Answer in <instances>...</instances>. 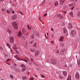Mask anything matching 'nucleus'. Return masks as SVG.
Masks as SVG:
<instances>
[{
  "mask_svg": "<svg viewBox=\"0 0 80 80\" xmlns=\"http://www.w3.org/2000/svg\"><path fill=\"white\" fill-rule=\"evenodd\" d=\"M12 25L13 27H14L15 29H16V30H17V29H18V25H17L16 22H13L12 23Z\"/></svg>",
  "mask_w": 80,
  "mask_h": 80,
  "instance_id": "nucleus-1",
  "label": "nucleus"
},
{
  "mask_svg": "<svg viewBox=\"0 0 80 80\" xmlns=\"http://www.w3.org/2000/svg\"><path fill=\"white\" fill-rule=\"evenodd\" d=\"M9 40L10 43H13L14 42V38L13 36H10L9 37Z\"/></svg>",
  "mask_w": 80,
  "mask_h": 80,
  "instance_id": "nucleus-2",
  "label": "nucleus"
},
{
  "mask_svg": "<svg viewBox=\"0 0 80 80\" xmlns=\"http://www.w3.org/2000/svg\"><path fill=\"white\" fill-rule=\"evenodd\" d=\"M40 53V51H36L35 53V56L36 57L38 56V54Z\"/></svg>",
  "mask_w": 80,
  "mask_h": 80,
  "instance_id": "nucleus-3",
  "label": "nucleus"
},
{
  "mask_svg": "<svg viewBox=\"0 0 80 80\" xmlns=\"http://www.w3.org/2000/svg\"><path fill=\"white\" fill-rule=\"evenodd\" d=\"M71 34L72 37H74V36H75V35H76V31H71Z\"/></svg>",
  "mask_w": 80,
  "mask_h": 80,
  "instance_id": "nucleus-4",
  "label": "nucleus"
},
{
  "mask_svg": "<svg viewBox=\"0 0 80 80\" xmlns=\"http://www.w3.org/2000/svg\"><path fill=\"white\" fill-rule=\"evenodd\" d=\"M17 18V15H12L11 17V18H12V20H15Z\"/></svg>",
  "mask_w": 80,
  "mask_h": 80,
  "instance_id": "nucleus-5",
  "label": "nucleus"
},
{
  "mask_svg": "<svg viewBox=\"0 0 80 80\" xmlns=\"http://www.w3.org/2000/svg\"><path fill=\"white\" fill-rule=\"evenodd\" d=\"M80 75L78 73H76L75 75V78L76 79H78L80 78Z\"/></svg>",
  "mask_w": 80,
  "mask_h": 80,
  "instance_id": "nucleus-6",
  "label": "nucleus"
},
{
  "mask_svg": "<svg viewBox=\"0 0 80 80\" xmlns=\"http://www.w3.org/2000/svg\"><path fill=\"white\" fill-rule=\"evenodd\" d=\"M64 40V37H61L59 39V42H63Z\"/></svg>",
  "mask_w": 80,
  "mask_h": 80,
  "instance_id": "nucleus-7",
  "label": "nucleus"
},
{
  "mask_svg": "<svg viewBox=\"0 0 80 80\" xmlns=\"http://www.w3.org/2000/svg\"><path fill=\"white\" fill-rule=\"evenodd\" d=\"M56 17H57L60 18H62V16L61 14H57Z\"/></svg>",
  "mask_w": 80,
  "mask_h": 80,
  "instance_id": "nucleus-8",
  "label": "nucleus"
},
{
  "mask_svg": "<svg viewBox=\"0 0 80 80\" xmlns=\"http://www.w3.org/2000/svg\"><path fill=\"white\" fill-rule=\"evenodd\" d=\"M51 62L52 64H55L56 63V61L55 59H53L51 61Z\"/></svg>",
  "mask_w": 80,
  "mask_h": 80,
  "instance_id": "nucleus-9",
  "label": "nucleus"
},
{
  "mask_svg": "<svg viewBox=\"0 0 80 80\" xmlns=\"http://www.w3.org/2000/svg\"><path fill=\"white\" fill-rule=\"evenodd\" d=\"M68 27L69 28H72V23H69L68 26Z\"/></svg>",
  "mask_w": 80,
  "mask_h": 80,
  "instance_id": "nucleus-10",
  "label": "nucleus"
},
{
  "mask_svg": "<svg viewBox=\"0 0 80 80\" xmlns=\"http://www.w3.org/2000/svg\"><path fill=\"white\" fill-rule=\"evenodd\" d=\"M12 9H10L9 10H7V12L8 13H10L11 12H12Z\"/></svg>",
  "mask_w": 80,
  "mask_h": 80,
  "instance_id": "nucleus-11",
  "label": "nucleus"
},
{
  "mask_svg": "<svg viewBox=\"0 0 80 80\" xmlns=\"http://www.w3.org/2000/svg\"><path fill=\"white\" fill-rule=\"evenodd\" d=\"M63 75L64 76H67V72L66 71H63Z\"/></svg>",
  "mask_w": 80,
  "mask_h": 80,
  "instance_id": "nucleus-12",
  "label": "nucleus"
},
{
  "mask_svg": "<svg viewBox=\"0 0 80 80\" xmlns=\"http://www.w3.org/2000/svg\"><path fill=\"white\" fill-rule=\"evenodd\" d=\"M65 0H61L60 1V3L61 4H63L64 3V2Z\"/></svg>",
  "mask_w": 80,
  "mask_h": 80,
  "instance_id": "nucleus-13",
  "label": "nucleus"
},
{
  "mask_svg": "<svg viewBox=\"0 0 80 80\" xmlns=\"http://www.w3.org/2000/svg\"><path fill=\"white\" fill-rule=\"evenodd\" d=\"M63 33H67V29L65 28H64L63 29Z\"/></svg>",
  "mask_w": 80,
  "mask_h": 80,
  "instance_id": "nucleus-14",
  "label": "nucleus"
},
{
  "mask_svg": "<svg viewBox=\"0 0 80 80\" xmlns=\"http://www.w3.org/2000/svg\"><path fill=\"white\" fill-rule=\"evenodd\" d=\"M71 76H70V75H69L68 76V78L67 79V80H72V78H71Z\"/></svg>",
  "mask_w": 80,
  "mask_h": 80,
  "instance_id": "nucleus-15",
  "label": "nucleus"
},
{
  "mask_svg": "<svg viewBox=\"0 0 80 80\" xmlns=\"http://www.w3.org/2000/svg\"><path fill=\"white\" fill-rule=\"evenodd\" d=\"M7 31L8 33H9V35H11V34L12 33V31L10 30L9 29H7Z\"/></svg>",
  "mask_w": 80,
  "mask_h": 80,
  "instance_id": "nucleus-16",
  "label": "nucleus"
},
{
  "mask_svg": "<svg viewBox=\"0 0 80 80\" xmlns=\"http://www.w3.org/2000/svg\"><path fill=\"white\" fill-rule=\"evenodd\" d=\"M18 36L19 37H20L21 36H22V33H21V32H19L18 34Z\"/></svg>",
  "mask_w": 80,
  "mask_h": 80,
  "instance_id": "nucleus-17",
  "label": "nucleus"
},
{
  "mask_svg": "<svg viewBox=\"0 0 80 80\" xmlns=\"http://www.w3.org/2000/svg\"><path fill=\"white\" fill-rule=\"evenodd\" d=\"M58 2L56 1L54 3V6H58Z\"/></svg>",
  "mask_w": 80,
  "mask_h": 80,
  "instance_id": "nucleus-18",
  "label": "nucleus"
},
{
  "mask_svg": "<svg viewBox=\"0 0 80 80\" xmlns=\"http://www.w3.org/2000/svg\"><path fill=\"white\" fill-rule=\"evenodd\" d=\"M35 50L34 49H32V48L30 49V52H35Z\"/></svg>",
  "mask_w": 80,
  "mask_h": 80,
  "instance_id": "nucleus-19",
  "label": "nucleus"
},
{
  "mask_svg": "<svg viewBox=\"0 0 80 80\" xmlns=\"http://www.w3.org/2000/svg\"><path fill=\"white\" fill-rule=\"evenodd\" d=\"M22 33H25L26 32V31H25V30L24 28H22Z\"/></svg>",
  "mask_w": 80,
  "mask_h": 80,
  "instance_id": "nucleus-20",
  "label": "nucleus"
},
{
  "mask_svg": "<svg viewBox=\"0 0 80 80\" xmlns=\"http://www.w3.org/2000/svg\"><path fill=\"white\" fill-rule=\"evenodd\" d=\"M22 79L23 80H27V77L26 76H23L22 77Z\"/></svg>",
  "mask_w": 80,
  "mask_h": 80,
  "instance_id": "nucleus-21",
  "label": "nucleus"
},
{
  "mask_svg": "<svg viewBox=\"0 0 80 80\" xmlns=\"http://www.w3.org/2000/svg\"><path fill=\"white\" fill-rule=\"evenodd\" d=\"M74 5H75V4H74V3L71 4H70L69 5V7H72L73 6H75Z\"/></svg>",
  "mask_w": 80,
  "mask_h": 80,
  "instance_id": "nucleus-22",
  "label": "nucleus"
},
{
  "mask_svg": "<svg viewBox=\"0 0 80 80\" xmlns=\"http://www.w3.org/2000/svg\"><path fill=\"white\" fill-rule=\"evenodd\" d=\"M20 60H22V61H23L24 62H26V63H27V60L26 59H21Z\"/></svg>",
  "mask_w": 80,
  "mask_h": 80,
  "instance_id": "nucleus-23",
  "label": "nucleus"
},
{
  "mask_svg": "<svg viewBox=\"0 0 80 80\" xmlns=\"http://www.w3.org/2000/svg\"><path fill=\"white\" fill-rule=\"evenodd\" d=\"M16 59H17V60H20L21 58H20L18 57L17 56H16Z\"/></svg>",
  "mask_w": 80,
  "mask_h": 80,
  "instance_id": "nucleus-24",
  "label": "nucleus"
},
{
  "mask_svg": "<svg viewBox=\"0 0 80 80\" xmlns=\"http://www.w3.org/2000/svg\"><path fill=\"white\" fill-rule=\"evenodd\" d=\"M51 38L52 39H54V38H55L54 37V35H53V34H52L51 36Z\"/></svg>",
  "mask_w": 80,
  "mask_h": 80,
  "instance_id": "nucleus-25",
  "label": "nucleus"
},
{
  "mask_svg": "<svg viewBox=\"0 0 80 80\" xmlns=\"http://www.w3.org/2000/svg\"><path fill=\"white\" fill-rule=\"evenodd\" d=\"M26 69H27L26 68H22V72H24V71H25L26 70Z\"/></svg>",
  "mask_w": 80,
  "mask_h": 80,
  "instance_id": "nucleus-26",
  "label": "nucleus"
},
{
  "mask_svg": "<svg viewBox=\"0 0 80 80\" xmlns=\"http://www.w3.org/2000/svg\"><path fill=\"white\" fill-rule=\"evenodd\" d=\"M6 45H7V46H8L9 48H10V47H11L10 45V44H9V43H7Z\"/></svg>",
  "mask_w": 80,
  "mask_h": 80,
  "instance_id": "nucleus-27",
  "label": "nucleus"
},
{
  "mask_svg": "<svg viewBox=\"0 0 80 80\" xmlns=\"http://www.w3.org/2000/svg\"><path fill=\"white\" fill-rule=\"evenodd\" d=\"M21 67H22V68H25V66L23 64H22L21 66Z\"/></svg>",
  "mask_w": 80,
  "mask_h": 80,
  "instance_id": "nucleus-28",
  "label": "nucleus"
},
{
  "mask_svg": "<svg viewBox=\"0 0 80 80\" xmlns=\"http://www.w3.org/2000/svg\"><path fill=\"white\" fill-rule=\"evenodd\" d=\"M13 49H14V50H15L17 49V48L16 47V46H15V45H14L13 46Z\"/></svg>",
  "mask_w": 80,
  "mask_h": 80,
  "instance_id": "nucleus-29",
  "label": "nucleus"
},
{
  "mask_svg": "<svg viewBox=\"0 0 80 80\" xmlns=\"http://www.w3.org/2000/svg\"><path fill=\"white\" fill-rule=\"evenodd\" d=\"M15 71L16 72H19V69H16L15 70Z\"/></svg>",
  "mask_w": 80,
  "mask_h": 80,
  "instance_id": "nucleus-30",
  "label": "nucleus"
},
{
  "mask_svg": "<svg viewBox=\"0 0 80 80\" xmlns=\"http://www.w3.org/2000/svg\"><path fill=\"white\" fill-rule=\"evenodd\" d=\"M59 78L61 79H62V78H63V77H62V75H61V74H60L59 75Z\"/></svg>",
  "mask_w": 80,
  "mask_h": 80,
  "instance_id": "nucleus-31",
  "label": "nucleus"
},
{
  "mask_svg": "<svg viewBox=\"0 0 80 80\" xmlns=\"http://www.w3.org/2000/svg\"><path fill=\"white\" fill-rule=\"evenodd\" d=\"M33 47H37V43H35L34 44Z\"/></svg>",
  "mask_w": 80,
  "mask_h": 80,
  "instance_id": "nucleus-32",
  "label": "nucleus"
},
{
  "mask_svg": "<svg viewBox=\"0 0 80 80\" xmlns=\"http://www.w3.org/2000/svg\"><path fill=\"white\" fill-rule=\"evenodd\" d=\"M70 14L71 16H73V12H70Z\"/></svg>",
  "mask_w": 80,
  "mask_h": 80,
  "instance_id": "nucleus-33",
  "label": "nucleus"
},
{
  "mask_svg": "<svg viewBox=\"0 0 80 80\" xmlns=\"http://www.w3.org/2000/svg\"><path fill=\"white\" fill-rule=\"evenodd\" d=\"M15 51V52H16V53H17L18 54H19V52H18V50H16Z\"/></svg>",
  "mask_w": 80,
  "mask_h": 80,
  "instance_id": "nucleus-34",
  "label": "nucleus"
},
{
  "mask_svg": "<svg viewBox=\"0 0 80 80\" xmlns=\"http://www.w3.org/2000/svg\"><path fill=\"white\" fill-rule=\"evenodd\" d=\"M10 77L12 79H13V75H10Z\"/></svg>",
  "mask_w": 80,
  "mask_h": 80,
  "instance_id": "nucleus-35",
  "label": "nucleus"
},
{
  "mask_svg": "<svg viewBox=\"0 0 80 80\" xmlns=\"http://www.w3.org/2000/svg\"><path fill=\"white\" fill-rule=\"evenodd\" d=\"M0 50H3V48L1 46H0Z\"/></svg>",
  "mask_w": 80,
  "mask_h": 80,
  "instance_id": "nucleus-36",
  "label": "nucleus"
},
{
  "mask_svg": "<svg viewBox=\"0 0 80 80\" xmlns=\"http://www.w3.org/2000/svg\"><path fill=\"white\" fill-rule=\"evenodd\" d=\"M34 35H32L31 36V38H34Z\"/></svg>",
  "mask_w": 80,
  "mask_h": 80,
  "instance_id": "nucleus-37",
  "label": "nucleus"
},
{
  "mask_svg": "<svg viewBox=\"0 0 80 80\" xmlns=\"http://www.w3.org/2000/svg\"><path fill=\"white\" fill-rule=\"evenodd\" d=\"M18 13H20L21 14H22V12H21V11H18Z\"/></svg>",
  "mask_w": 80,
  "mask_h": 80,
  "instance_id": "nucleus-38",
  "label": "nucleus"
},
{
  "mask_svg": "<svg viewBox=\"0 0 80 80\" xmlns=\"http://www.w3.org/2000/svg\"><path fill=\"white\" fill-rule=\"evenodd\" d=\"M80 12H78V16H80Z\"/></svg>",
  "mask_w": 80,
  "mask_h": 80,
  "instance_id": "nucleus-39",
  "label": "nucleus"
},
{
  "mask_svg": "<svg viewBox=\"0 0 80 80\" xmlns=\"http://www.w3.org/2000/svg\"><path fill=\"white\" fill-rule=\"evenodd\" d=\"M29 80H33V78H30L29 79Z\"/></svg>",
  "mask_w": 80,
  "mask_h": 80,
  "instance_id": "nucleus-40",
  "label": "nucleus"
},
{
  "mask_svg": "<svg viewBox=\"0 0 80 80\" xmlns=\"http://www.w3.org/2000/svg\"><path fill=\"white\" fill-rule=\"evenodd\" d=\"M31 61L32 62H33L34 61V60H33V59L32 58H31Z\"/></svg>",
  "mask_w": 80,
  "mask_h": 80,
  "instance_id": "nucleus-41",
  "label": "nucleus"
},
{
  "mask_svg": "<svg viewBox=\"0 0 80 80\" xmlns=\"http://www.w3.org/2000/svg\"><path fill=\"white\" fill-rule=\"evenodd\" d=\"M47 14L45 13L44 14L43 16L44 17H46V16H47Z\"/></svg>",
  "mask_w": 80,
  "mask_h": 80,
  "instance_id": "nucleus-42",
  "label": "nucleus"
},
{
  "mask_svg": "<svg viewBox=\"0 0 80 80\" xmlns=\"http://www.w3.org/2000/svg\"><path fill=\"white\" fill-rule=\"evenodd\" d=\"M41 75L42 78H45V76H44L42 74H41Z\"/></svg>",
  "mask_w": 80,
  "mask_h": 80,
  "instance_id": "nucleus-43",
  "label": "nucleus"
},
{
  "mask_svg": "<svg viewBox=\"0 0 80 80\" xmlns=\"http://www.w3.org/2000/svg\"><path fill=\"white\" fill-rule=\"evenodd\" d=\"M74 7H75V6H73V7L72 8H71V10H73V8H74Z\"/></svg>",
  "mask_w": 80,
  "mask_h": 80,
  "instance_id": "nucleus-44",
  "label": "nucleus"
},
{
  "mask_svg": "<svg viewBox=\"0 0 80 80\" xmlns=\"http://www.w3.org/2000/svg\"><path fill=\"white\" fill-rule=\"evenodd\" d=\"M38 19L40 20L41 19V18H40V16H39V17H38Z\"/></svg>",
  "mask_w": 80,
  "mask_h": 80,
  "instance_id": "nucleus-45",
  "label": "nucleus"
},
{
  "mask_svg": "<svg viewBox=\"0 0 80 80\" xmlns=\"http://www.w3.org/2000/svg\"><path fill=\"white\" fill-rule=\"evenodd\" d=\"M59 51L58 50H57V51L56 52V53H59Z\"/></svg>",
  "mask_w": 80,
  "mask_h": 80,
  "instance_id": "nucleus-46",
  "label": "nucleus"
},
{
  "mask_svg": "<svg viewBox=\"0 0 80 80\" xmlns=\"http://www.w3.org/2000/svg\"><path fill=\"white\" fill-rule=\"evenodd\" d=\"M11 12H12V13H14L15 12H14V11H12V10Z\"/></svg>",
  "mask_w": 80,
  "mask_h": 80,
  "instance_id": "nucleus-47",
  "label": "nucleus"
},
{
  "mask_svg": "<svg viewBox=\"0 0 80 80\" xmlns=\"http://www.w3.org/2000/svg\"><path fill=\"white\" fill-rule=\"evenodd\" d=\"M33 63L34 65H36V62H33Z\"/></svg>",
  "mask_w": 80,
  "mask_h": 80,
  "instance_id": "nucleus-48",
  "label": "nucleus"
},
{
  "mask_svg": "<svg viewBox=\"0 0 80 80\" xmlns=\"http://www.w3.org/2000/svg\"><path fill=\"white\" fill-rule=\"evenodd\" d=\"M61 46H64V44H61Z\"/></svg>",
  "mask_w": 80,
  "mask_h": 80,
  "instance_id": "nucleus-49",
  "label": "nucleus"
},
{
  "mask_svg": "<svg viewBox=\"0 0 80 80\" xmlns=\"http://www.w3.org/2000/svg\"><path fill=\"white\" fill-rule=\"evenodd\" d=\"M70 68H72V65L71 64L70 65Z\"/></svg>",
  "mask_w": 80,
  "mask_h": 80,
  "instance_id": "nucleus-50",
  "label": "nucleus"
},
{
  "mask_svg": "<svg viewBox=\"0 0 80 80\" xmlns=\"http://www.w3.org/2000/svg\"><path fill=\"white\" fill-rule=\"evenodd\" d=\"M51 31H53V28H51Z\"/></svg>",
  "mask_w": 80,
  "mask_h": 80,
  "instance_id": "nucleus-51",
  "label": "nucleus"
},
{
  "mask_svg": "<svg viewBox=\"0 0 80 80\" xmlns=\"http://www.w3.org/2000/svg\"><path fill=\"white\" fill-rule=\"evenodd\" d=\"M29 65H32V63L29 62Z\"/></svg>",
  "mask_w": 80,
  "mask_h": 80,
  "instance_id": "nucleus-52",
  "label": "nucleus"
},
{
  "mask_svg": "<svg viewBox=\"0 0 80 80\" xmlns=\"http://www.w3.org/2000/svg\"><path fill=\"white\" fill-rule=\"evenodd\" d=\"M58 74H59V72H56Z\"/></svg>",
  "mask_w": 80,
  "mask_h": 80,
  "instance_id": "nucleus-53",
  "label": "nucleus"
},
{
  "mask_svg": "<svg viewBox=\"0 0 80 80\" xmlns=\"http://www.w3.org/2000/svg\"><path fill=\"white\" fill-rule=\"evenodd\" d=\"M51 43H52V44H53V41H52L51 42Z\"/></svg>",
  "mask_w": 80,
  "mask_h": 80,
  "instance_id": "nucleus-54",
  "label": "nucleus"
},
{
  "mask_svg": "<svg viewBox=\"0 0 80 80\" xmlns=\"http://www.w3.org/2000/svg\"><path fill=\"white\" fill-rule=\"evenodd\" d=\"M3 1H4V0H0V2H3Z\"/></svg>",
  "mask_w": 80,
  "mask_h": 80,
  "instance_id": "nucleus-55",
  "label": "nucleus"
},
{
  "mask_svg": "<svg viewBox=\"0 0 80 80\" xmlns=\"http://www.w3.org/2000/svg\"><path fill=\"white\" fill-rule=\"evenodd\" d=\"M9 60H10V59H8L7 60L6 62H8V61H9Z\"/></svg>",
  "mask_w": 80,
  "mask_h": 80,
  "instance_id": "nucleus-56",
  "label": "nucleus"
},
{
  "mask_svg": "<svg viewBox=\"0 0 80 80\" xmlns=\"http://www.w3.org/2000/svg\"><path fill=\"white\" fill-rule=\"evenodd\" d=\"M32 43H33V41H31V42H30V43H31V44Z\"/></svg>",
  "mask_w": 80,
  "mask_h": 80,
  "instance_id": "nucleus-57",
  "label": "nucleus"
},
{
  "mask_svg": "<svg viewBox=\"0 0 80 80\" xmlns=\"http://www.w3.org/2000/svg\"><path fill=\"white\" fill-rule=\"evenodd\" d=\"M70 1H72V2H73V1H74L75 0H70Z\"/></svg>",
  "mask_w": 80,
  "mask_h": 80,
  "instance_id": "nucleus-58",
  "label": "nucleus"
},
{
  "mask_svg": "<svg viewBox=\"0 0 80 80\" xmlns=\"http://www.w3.org/2000/svg\"><path fill=\"white\" fill-rule=\"evenodd\" d=\"M28 35V32L27 34H26V35Z\"/></svg>",
  "mask_w": 80,
  "mask_h": 80,
  "instance_id": "nucleus-59",
  "label": "nucleus"
},
{
  "mask_svg": "<svg viewBox=\"0 0 80 80\" xmlns=\"http://www.w3.org/2000/svg\"><path fill=\"white\" fill-rule=\"evenodd\" d=\"M43 29H45V27L44 26H43Z\"/></svg>",
  "mask_w": 80,
  "mask_h": 80,
  "instance_id": "nucleus-60",
  "label": "nucleus"
},
{
  "mask_svg": "<svg viewBox=\"0 0 80 80\" xmlns=\"http://www.w3.org/2000/svg\"><path fill=\"white\" fill-rule=\"evenodd\" d=\"M47 35H48V33L47 32Z\"/></svg>",
  "mask_w": 80,
  "mask_h": 80,
  "instance_id": "nucleus-61",
  "label": "nucleus"
},
{
  "mask_svg": "<svg viewBox=\"0 0 80 80\" xmlns=\"http://www.w3.org/2000/svg\"><path fill=\"white\" fill-rule=\"evenodd\" d=\"M28 29H30V28H29V27H28Z\"/></svg>",
  "mask_w": 80,
  "mask_h": 80,
  "instance_id": "nucleus-62",
  "label": "nucleus"
},
{
  "mask_svg": "<svg viewBox=\"0 0 80 80\" xmlns=\"http://www.w3.org/2000/svg\"><path fill=\"white\" fill-rule=\"evenodd\" d=\"M28 27H29V25H28Z\"/></svg>",
  "mask_w": 80,
  "mask_h": 80,
  "instance_id": "nucleus-63",
  "label": "nucleus"
},
{
  "mask_svg": "<svg viewBox=\"0 0 80 80\" xmlns=\"http://www.w3.org/2000/svg\"><path fill=\"white\" fill-rule=\"evenodd\" d=\"M26 58H27V59H28V58H27V57H26Z\"/></svg>",
  "mask_w": 80,
  "mask_h": 80,
  "instance_id": "nucleus-64",
  "label": "nucleus"
}]
</instances>
